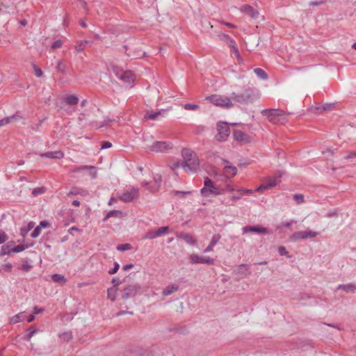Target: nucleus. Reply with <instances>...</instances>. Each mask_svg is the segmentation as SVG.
<instances>
[{
  "mask_svg": "<svg viewBox=\"0 0 356 356\" xmlns=\"http://www.w3.org/2000/svg\"><path fill=\"white\" fill-rule=\"evenodd\" d=\"M181 154L184 161L181 163V165L185 171H194L198 168L199 160L193 151L189 149H184Z\"/></svg>",
  "mask_w": 356,
  "mask_h": 356,
  "instance_id": "obj_1",
  "label": "nucleus"
},
{
  "mask_svg": "<svg viewBox=\"0 0 356 356\" xmlns=\"http://www.w3.org/2000/svg\"><path fill=\"white\" fill-rule=\"evenodd\" d=\"M256 97L254 90L247 88L240 93L232 92V100L240 104H248L252 103Z\"/></svg>",
  "mask_w": 356,
  "mask_h": 356,
  "instance_id": "obj_2",
  "label": "nucleus"
},
{
  "mask_svg": "<svg viewBox=\"0 0 356 356\" xmlns=\"http://www.w3.org/2000/svg\"><path fill=\"white\" fill-rule=\"evenodd\" d=\"M200 193L202 196L208 197L209 195H223L225 193V190L217 186L209 177H205L204 187L201 189Z\"/></svg>",
  "mask_w": 356,
  "mask_h": 356,
  "instance_id": "obj_3",
  "label": "nucleus"
},
{
  "mask_svg": "<svg viewBox=\"0 0 356 356\" xmlns=\"http://www.w3.org/2000/svg\"><path fill=\"white\" fill-rule=\"evenodd\" d=\"M261 114L268 117L269 121L274 124H284L287 120L284 112L280 109H264Z\"/></svg>",
  "mask_w": 356,
  "mask_h": 356,
  "instance_id": "obj_4",
  "label": "nucleus"
},
{
  "mask_svg": "<svg viewBox=\"0 0 356 356\" xmlns=\"http://www.w3.org/2000/svg\"><path fill=\"white\" fill-rule=\"evenodd\" d=\"M206 100L210 102L215 106L224 108H230L234 106L232 98L220 95H212L206 97Z\"/></svg>",
  "mask_w": 356,
  "mask_h": 356,
  "instance_id": "obj_5",
  "label": "nucleus"
},
{
  "mask_svg": "<svg viewBox=\"0 0 356 356\" xmlns=\"http://www.w3.org/2000/svg\"><path fill=\"white\" fill-rule=\"evenodd\" d=\"M139 197V190L136 187L131 186L118 196V198L123 202H131Z\"/></svg>",
  "mask_w": 356,
  "mask_h": 356,
  "instance_id": "obj_6",
  "label": "nucleus"
},
{
  "mask_svg": "<svg viewBox=\"0 0 356 356\" xmlns=\"http://www.w3.org/2000/svg\"><path fill=\"white\" fill-rule=\"evenodd\" d=\"M216 129L218 134L215 136L216 139L220 142L225 141L230 134L228 124L225 122H219L217 123Z\"/></svg>",
  "mask_w": 356,
  "mask_h": 356,
  "instance_id": "obj_7",
  "label": "nucleus"
},
{
  "mask_svg": "<svg viewBox=\"0 0 356 356\" xmlns=\"http://www.w3.org/2000/svg\"><path fill=\"white\" fill-rule=\"evenodd\" d=\"M318 235V232L314 231H299L294 232L289 236L291 242H296L298 240H305L314 238Z\"/></svg>",
  "mask_w": 356,
  "mask_h": 356,
  "instance_id": "obj_8",
  "label": "nucleus"
},
{
  "mask_svg": "<svg viewBox=\"0 0 356 356\" xmlns=\"http://www.w3.org/2000/svg\"><path fill=\"white\" fill-rule=\"evenodd\" d=\"M114 72L115 76L120 80L127 83H133L135 80V75L131 71H123L118 69H115Z\"/></svg>",
  "mask_w": 356,
  "mask_h": 356,
  "instance_id": "obj_9",
  "label": "nucleus"
},
{
  "mask_svg": "<svg viewBox=\"0 0 356 356\" xmlns=\"http://www.w3.org/2000/svg\"><path fill=\"white\" fill-rule=\"evenodd\" d=\"M140 287L138 284L129 285L124 289L122 298L124 300H127L129 298L134 297L140 292Z\"/></svg>",
  "mask_w": 356,
  "mask_h": 356,
  "instance_id": "obj_10",
  "label": "nucleus"
},
{
  "mask_svg": "<svg viewBox=\"0 0 356 356\" xmlns=\"http://www.w3.org/2000/svg\"><path fill=\"white\" fill-rule=\"evenodd\" d=\"M172 148V145L170 143L165 141H156L149 147V149L156 153L165 152L168 149Z\"/></svg>",
  "mask_w": 356,
  "mask_h": 356,
  "instance_id": "obj_11",
  "label": "nucleus"
},
{
  "mask_svg": "<svg viewBox=\"0 0 356 356\" xmlns=\"http://www.w3.org/2000/svg\"><path fill=\"white\" fill-rule=\"evenodd\" d=\"M279 184V179L277 177L269 178L265 183L258 186L255 191L261 192L264 190H268L277 186Z\"/></svg>",
  "mask_w": 356,
  "mask_h": 356,
  "instance_id": "obj_12",
  "label": "nucleus"
},
{
  "mask_svg": "<svg viewBox=\"0 0 356 356\" xmlns=\"http://www.w3.org/2000/svg\"><path fill=\"white\" fill-rule=\"evenodd\" d=\"M190 259L193 264H208L213 265L214 263L213 259L210 257L199 256L197 254L191 255Z\"/></svg>",
  "mask_w": 356,
  "mask_h": 356,
  "instance_id": "obj_13",
  "label": "nucleus"
},
{
  "mask_svg": "<svg viewBox=\"0 0 356 356\" xmlns=\"http://www.w3.org/2000/svg\"><path fill=\"white\" fill-rule=\"evenodd\" d=\"M253 232L257 234H266L268 230L266 228L260 226H245L243 227V233Z\"/></svg>",
  "mask_w": 356,
  "mask_h": 356,
  "instance_id": "obj_14",
  "label": "nucleus"
},
{
  "mask_svg": "<svg viewBox=\"0 0 356 356\" xmlns=\"http://www.w3.org/2000/svg\"><path fill=\"white\" fill-rule=\"evenodd\" d=\"M234 139L240 142H250V137L244 132L240 130H235L233 132Z\"/></svg>",
  "mask_w": 356,
  "mask_h": 356,
  "instance_id": "obj_15",
  "label": "nucleus"
},
{
  "mask_svg": "<svg viewBox=\"0 0 356 356\" xmlns=\"http://www.w3.org/2000/svg\"><path fill=\"white\" fill-rule=\"evenodd\" d=\"M141 186L143 187L146 188L147 191H149L150 193H155L159 191L160 186L157 184H155L154 182H148V181H143L141 183Z\"/></svg>",
  "mask_w": 356,
  "mask_h": 356,
  "instance_id": "obj_16",
  "label": "nucleus"
},
{
  "mask_svg": "<svg viewBox=\"0 0 356 356\" xmlns=\"http://www.w3.org/2000/svg\"><path fill=\"white\" fill-rule=\"evenodd\" d=\"M221 236L220 234H214L212 236L211 241L209 245L207 247V248L203 251L204 253L209 252L212 251L213 248L220 241Z\"/></svg>",
  "mask_w": 356,
  "mask_h": 356,
  "instance_id": "obj_17",
  "label": "nucleus"
},
{
  "mask_svg": "<svg viewBox=\"0 0 356 356\" xmlns=\"http://www.w3.org/2000/svg\"><path fill=\"white\" fill-rule=\"evenodd\" d=\"M223 173L227 177H234L237 173V168L233 165H225L223 169Z\"/></svg>",
  "mask_w": 356,
  "mask_h": 356,
  "instance_id": "obj_18",
  "label": "nucleus"
},
{
  "mask_svg": "<svg viewBox=\"0 0 356 356\" xmlns=\"http://www.w3.org/2000/svg\"><path fill=\"white\" fill-rule=\"evenodd\" d=\"M64 154L60 151L56 152H47L43 154H41V156L49 158V159H62Z\"/></svg>",
  "mask_w": 356,
  "mask_h": 356,
  "instance_id": "obj_19",
  "label": "nucleus"
},
{
  "mask_svg": "<svg viewBox=\"0 0 356 356\" xmlns=\"http://www.w3.org/2000/svg\"><path fill=\"white\" fill-rule=\"evenodd\" d=\"M241 10L248 14L252 18L254 19L257 18L259 16V12L257 10H255L250 6L246 5L243 6Z\"/></svg>",
  "mask_w": 356,
  "mask_h": 356,
  "instance_id": "obj_20",
  "label": "nucleus"
},
{
  "mask_svg": "<svg viewBox=\"0 0 356 356\" xmlns=\"http://www.w3.org/2000/svg\"><path fill=\"white\" fill-rule=\"evenodd\" d=\"M178 289H179V286L177 284H172L168 285L163 289V290L162 291V295L163 296H167L171 295L174 292L178 291Z\"/></svg>",
  "mask_w": 356,
  "mask_h": 356,
  "instance_id": "obj_21",
  "label": "nucleus"
},
{
  "mask_svg": "<svg viewBox=\"0 0 356 356\" xmlns=\"http://www.w3.org/2000/svg\"><path fill=\"white\" fill-rule=\"evenodd\" d=\"M337 289H342L346 293H354L356 291V284L354 283H349L347 284H339Z\"/></svg>",
  "mask_w": 356,
  "mask_h": 356,
  "instance_id": "obj_22",
  "label": "nucleus"
},
{
  "mask_svg": "<svg viewBox=\"0 0 356 356\" xmlns=\"http://www.w3.org/2000/svg\"><path fill=\"white\" fill-rule=\"evenodd\" d=\"M19 118L20 117L17 115H13L9 117L4 118L3 119L0 120V127L5 126L13 122H16Z\"/></svg>",
  "mask_w": 356,
  "mask_h": 356,
  "instance_id": "obj_23",
  "label": "nucleus"
},
{
  "mask_svg": "<svg viewBox=\"0 0 356 356\" xmlns=\"http://www.w3.org/2000/svg\"><path fill=\"white\" fill-rule=\"evenodd\" d=\"M236 272L237 274L243 275L245 276L249 275L251 273L248 265L245 264H241L238 266Z\"/></svg>",
  "mask_w": 356,
  "mask_h": 356,
  "instance_id": "obj_24",
  "label": "nucleus"
},
{
  "mask_svg": "<svg viewBox=\"0 0 356 356\" xmlns=\"http://www.w3.org/2000/svg\"><path fill=\"white\" fill-rule=\"evenodd\" d=\"M64 101L67 104L70 106H73L76 105L78 104L79 98L76 95H70L64 97Z\"/></svg>",
  "mask_w": 356,
  "mask_h": 356,
  "instance_id": "obj_25",
  "label": "nucleus"
},
{
  "mask_svg": "<svg viewBox=\"0 0 356 356\" xmlns=\"http://www.w3.org/2000/svg\"><path fill=\"white\" fill-rule=\"evenodd\" d=\"M220 40L225 42L229 47L236 44V42L227 34H221L219 35Z\"/></svg>",
  "mask_w": 356,
  "mask_h": 356,
  "instance_id": "obj_26",
  "label": "nucleus"
},
{
  "mask_svg": "<svg viewBox=\"0 0 356 356\" xmlns=\"http://www.w3.org/2000/svg\"><path fill=\"white\" fill-rule=\"evenodd\" d=\"M90 42L88 40H79L76 42V44L74 46V49L76 54L79 52H82L85 46L89 44Z\"/></svg>",
  "mask_w": 356,
  "mask_h": 356,
  "instance_id": "obj_27",
  "label": "nucleus"
},
{
  "mask_svg": "<svg viewBox=\"0 0 356 356\" xmlns=\"http://www.w3.org/2000/svg\"><path fill=\"white\" fill-rule=\"evenodd\" d=\"M81 195L83 196L88 195V192L86 190H84L83 188H73L69 193L68 195Z\"/></svg>",
  "mask_w": 356,
  "mask_h": 356,
  "instance_id": "obj_28",
  "label": "nucleus"
},
{
  "mask_svg": "<svg viewBox=\"0 0 356 356\" xmlns=\"http://www.w3.org/2000/svg\"><path fill=\"white\" fill-rule=\"evenodd\" d=\"M179 237L181 238L189 244H194L195 243V239L189 234L182 232L179 234Z\"/></svg>",
  "mask_w": 356,
  "mask_h": 356,
  "instance_id": "obj_29",
  "label": "nucleus"
},
{
  "mask_svg": "<svg viewBox=\"0 0 356 356\" xmlns=\"http://www.w3.org/2000/svg\"><path fill=\"white\" fill-rule=\"evenodd\" d=\"M118 290V287L115 286L108 288L107 290L108 298H109L112 301L115 300L117 296Z\"/></svg>",
  "mask_w": 356,
  "mask_h": 356,
  "instance_id": "obj_30",
  "label": "nucleus"
},
{
  "mask_svg": "<svg viewBox=\"0 0 356 356\" xmlns=\"http://www.w3.org/2000/svg\"><path fill=\"white\" fill-rule=\"evenodd\" d=\"M52 280L60 284H63L66 282L67 279L60 274H54L51 275Z\"/></svg>",
  "mask_w": 356,
  "mask_h": 356,
  "instance_id": "obj_31",
  "label": "nucleus"
},
{
  "mask_svg": "<svg viewBox=\"0 0 356 356\" xmlns=\"http://www.w3.org/2000/svg\"><path fill=\"white\" fill-rule=\"evenodd\" d=\"M24 316H25V312H21L18 314H16L15 316H13L11 318H10V323L11 324H15V323H17L19 322H21L24 320Z\"/></svg>",
  "mask_w": 356,
  "mask_h": 356,
  "instance_id": "obj_32",
  "label": "nucleus"
},
{
  "mask_svg": "<svg viewBox=\"0 0 356 356\" xmlns=\"http://www.w3.org/2000/svg\"><path fill=\"white\" fill-rule=\"evenodd\" d=\"M254 72L256 75L261 79L266 80L268 79V75L264 70L261 68H256L254 69Z\"/></svg>",
  "mask_w": 356,
  "mask_h": 356,
  "instance_id": "obj_33",
  "label": "nucleus"
},
{
  "mask_svg": "<svg viewBox=\"0 0 356 356\" xmlns=\"http://www.w3.org/2000/svg\"><path fill=\"white\" fill-rule=\"evenodd\" d=\"M161 111H147L145 115V118L154 120H156L158 118V116L161 115Z\"/></svg>",
  "mask_w": 356,
  "mask_h": 356,
  "instance_id": "obj_34",
  "label": "nucleus"
},
{
  "mask_svg": "<svg viewBox=\"0 0 356 356\" xmlns=\"http://www.w3.org/2000/svg\"><path fill=\"white\" fill-rule=\"evenodd\" d=\"M38 332V330H34L33 327H30L26 330V335L25 337L26 340L29 341L31 338L34 335V334Z\"/></svg>",
  "mask_w": 356,
  "mask_h": 356,
  "instance_id": "obj_35",
  "label": "nucleus"
},
{
  "mask_svg": "<svg viewBox=\"0 0 356 356\" xmlns=\"http://www.w3.org/2000/svg\"><path fill=\"white\" fill-rule=\"evenodd\" d=\"M334 104H325L321 107H316V109L317 111H330L332 110L334 107Z\"/></svg>",
  "mask_w": 356,
  "mask_h": 356,
  "instance_id": "obj_36",
  "label": "nucleus"
},
{
  "mask_svg": "<svg viewBox=\"0 0 356 356\" xmlns=\"http://www.w3.org/2000/svg\"><path fill=\"white\" fill-rule=\"evenodd\" d=\"M120 213V211H118V210H113V211H110L107 214L106 216H105L104 219V221H106L107 220L108 218H111V217H117L118 216V214Z\"/></svg>",
  "mask_w": 356,
  "mask_h": 356,
  "instance_id": "obj_37",
  "label": "nucleus"
},
{
  "mask_svg": "<svg viewBox=\"0 0 356 356\" xmlns=\"http://www.w3.org/2000/svg\"><path fill=\"white\" fill-rule=\"evenodd\" d=\"M10 252H12V248L10 247L8 245H3L1 247V255L8 254Z\"/></svg>",
  "mask_w": 356,
  "mask_h": 356,
  "instance_id": "obj_38",
  "label": "nucleus"
},
{
  "mask_svg": "<svg viewBox=\"0 0 356 356\" xmlns=\"http://www.w3.org/2000/svg\"><path fill=\"white\" fill-rule=\"evenodd\" d=\"M184 108L187 111H195L199 108V106L194 104H186L184 105Z\"/></svg>",
  "mask_w": 356,
  "mask_h": 356,
  "instance_id": "obj_39",
  "label": "nucleus"
},
{
  "mask_svg": "<svg viewBox=\"0 0 356 356\" xmlns=\"http://www.w3.org/2000/svg\"><path fill=\"white\" fill-rule=\"evenodd\" d=\"M57 70L62 74H65L66 71V66L62 60H59L57 65Z\"/></svg>",
  "mask_w": 356,
  "mask_h": 356,
  "instance_id": "obj_40",
  "label": "nucleus"
},
{
  "mask_svg": "<svg viewBox=\"0 0 356 356\" xmlns=\"http://www.w3.org/2000/svg\"><path fill=\"white\" fill-rule=\"evenodd\" d=\"M230 48H231L233 54H234V56L238 59V60H240L241 59V55L239 54V51H238V49L236 44H234L233 46L230 47Z\"/></svg>",
  "mask_w": 356,
  "mask_h": 356,
  "instance_id": "obj_41",
  "label": "nucleus"
},
{
  "mask_svg": "<svg viewBox=\"0 0 356 356\" xmlns=\"http://www.w3.org/2000/svg\"><path fill=\"white\" fill-rule=\"evenodd\" d=\"M44 191H45L44 187L35 188L33 190L32 194L33 196H37L38 195L44 193Z\"/></svg>",
  "mask_w": 356,
  "mask_h": 356,
  "instance_id": "obj_42",
  "label": "nucleus"
},
{
  "mask_svg": "<svg viewBox=\"0 0 356 356\" xmlns=\"http://www.w3.org/2000/svg\"><path fill=\"white\" fill-rule=\"evenodd\" d=\"M131 248V245L129 243H124L122 245H119L117 247V250L119 251H125L130 250Z\"/></svg>",
  "mask_w": 356,
  "mask_h": 356,
  "instance_id": "obj_43",
  "label": "nucleus"
},
{
  "mask_svg": "<svg viewBox=\"0 0 356 356\" xmlns=\"http://www.w3.org/2000/svg\"><path fill=\"white\" fill-rule=\"evenodd\" d=\"M278 252L280 253V255L286 256V257H289V258L291 257V256L289 254V252L286 250V249L284 246H280L278 248Z\"/></svg>",
  "mask_w": 356,
  "mask_h": 356,
  "instance_id": "obj_44",
  "label": "nucleus"
},
{
  "mask_svg": "<svg viewBox=\"0 0 356 356\" xmlns=\"http://www.w3.org/2000/svg\"><path fill=\"white\" fill-rule=\"evenodd\" d=\"M156 237H158V236L156 234V231L155 232H154V231L148 232L144 236V238H147V239H152V238H155Z\"/></svg>",
  "mask_w": 356,
  "mask_h": 356,
  "instance_id": "obj_45",
  "label": "nucleus"
},
{
  "mask_svg": "<svg viewBox=\"0 0 356 356\" xmlns=\"http://www.w3.org/2000/svg\"><path fill=\"white\" fill-rule=\"evenodd\" d=\"M293 200L297 204H300L304 202V196L302 194H295L293 195Z\"/></svg>",
  "mask_w": 356,
  "mask_h": 356,
  "instance_id": "obj_46",
  "label": "nucleus"
},
{
  "mask_svg": "<svg viewBox=\"0 0 356 356\" xmlns=\"http://www.w3.org/2000/svg\"><path fill=\"white\" fill-rule=\"evenodd\" d=\"M162 177L159 174H156L153 177V182L161 187Z\"/></svg>",
  "mask_w": 356,
  "mask_h": 356,
  "instance_id": "obj_47",
  "label": "nucleus"
},
{
  "mask_svg": "<svg viewBox=\"0 0 356 356\" xmlns=\"http://www.w3.org/2000/svg\"><path fill=\"white\" fill-rule=\"evenodd\" d=\"M169 227L168 226L166 227H161L160 228H159L156 232V234L158 236H160L166 233V232L168 230Z\"/></svg>",
  "mask_w": 356,
  "mask_h": 356,
  "instance_id": "obj_48",
  "label": "nucleus"
},
{
  "mask_svg": "<svg viewBox=\"0 0 356 356\" xmlns=\"http://www.w3.org/2000/svg\"><path fill=\"white\" fill-rule=\"evenodd\" d=\"M25 249L24 245H17L13 248H12V252L17 253L23 251Z\"/></svg>",
  "mask_w": 356,
  "mask_h": 356,
  "instance_id": "obj_49",
  "label": "nucleus"
},
{
  "mask_svg": "<svg viewBox=\"0 0 356 356\" xmlns=\"http://www.w3.org/2000/svg\"><path fill=\"white\" fill-rule=\"evenodd\" d=\"M62 45H63V41L60 40H57L54 42L52 43L51 49H56L61 47Z\"/></svg>",
  "mask_w": 356,
  "mask_h": 356,
  "instance_id": "obj_50",
  "label": "nucleus"
},
{
  "mask_svg": "<svg viewBox=\"0 0 356 356\" xmlns=\"http://www.w3.org/2000/svg\"><path fill=\"white\" fill-rule=\"evenodd\" d=\"M120 268V265L118 262L114 263V267H113L112 269L108 270V274L113 275L118 272V269Z\"/></svg>",
  "mask_w": 356,
  "mask_h": 356,
  "instance_id": "obj_51",
  "label": "nucleus"
},
{
  "mask_svg": "<svg viewBox=\"0 0 356 356\" xmlns=\"http://www.w3.org/2000/svg\"><path fill=\"white\" fill-rule=\"evenodd\" d=\"M34 74L37 77H41L43 74L42 71L40 68L38 67L36 65H33Z\"/></svg>",
  "mask_w": 356,
  "mask_h": 356,
  "instance_id": "obj_52",
  "label": "nucleus"
},
{
  "mask_svg": "<svg viewBox=\"0 0 356 356\" xmlns=\"http://www.w3.org/2000/svg\"><path fill=\"white\" fill-rule=\"evenodd\" d=\"M41 229L37 226L31 233L32 238H36L40 234Z\"/></svg>",
  "mask_w": 356,
  "mask_h": 356,
  "instance_id": "obj_53",
  "label": "nucleus"
},
{
  "mask_svg": "<svg viewBox=\"0 0 356 356\" xmlns=\"http://www.w3.org/2000/svg\"><path fill=\"white\" fill-rule=\"evenodd\" d=\"M50 223L47 220H42L40 222V224L38 225L41 229L42 228H47L50 227Z\"/></svg>",
  "mask_w": 356,
  "mask_h": 356,
  "instance_id": "obj_54",
  "label": "nucleus"
},
{
  "mask_svg": "<svg viewBox=\"0 0 356 356\" xmlns=\"http://www.w3.org/2000/svg\"><path fill=\"white\" fill-rule=\"evenodd\" d=\"M60 337L65 341H69L70 339H72V335L70 332H66L60 335Z\"/></svg>",
  "mask_w": 356,
  "mask_h": 356,
  "instance_id": "obj_55",
  "label": "nucleus"
},
{
  "mask_svg": "<svg viewBox=\"0 0 356 356\" xmlns=\"http://www.w3.org/2000/svg\"><path fill=\"white\" fill-rule=\"evenodd\" d=\"M293 223V221L282 222L281 225H280L277 227V229H282V227H290Z\"/></svg>",
  "mask_w": 356,
  "mask_h": 356,
  "instance_id": "obj_56",
  "label": "nucleus"
},
{
  "mask_svg": "<svg viewBox=\"0 0 356 356\" xmlns=\"http://www.w3.org/2000/svg\"><path fill=\"white\" fill-rule=\"evenodd\" d=\"M112 144L109 141H103L102 143L101 149H107L111 147Z\"/></svg>",
  "mask_w": 356,
  "mask_h": 356,
  "instance_id": "obj_57",
  "label": "nucleus"
},
{
  "mask_svg": "<svg viewBox=\"0 0 356 356\" xmlns=\"http://www.w3.org/2000/svg\"><path fill=\"white\" fill-rule=\"evenodd\" d=\"M7 239L6 234L3 232L0 231V244L3 243Z\"/></svg>",
  "mask_w": 356,
  "mask_h": 356,
  "instance_id": "obj_58",
  "label": "nucleus"
},
{
  "mask_svg": "<svg viewBox=\"0 0 356 356\" xmlns=\"http://www.w3.org/2000/svg\"><path fill=\"white\" fill-rule=\"evenodd\" d=\"M174 193L177 196V195L184 196L186 194H191V192L190 191H174Z\"/></svg>",
  "mask_w": 356,
  "mask_h": 356,
  "instance_id": "obj_59",
  "label": "nucleus"
},
{
  "mask_svg": "<svg viewBox=\"0 0 356 356\" xmlns=\"http://www.w3.org/2000/svg\"><path fill=\"white\" fill-rule=\"evenodd\" d=\"M31 266L29 264H23L20 267V268L25 272H28L31 269Z\"/></svg>",
  "mask_w": 356,
  "mask_h": 356,
  "instance_id": "obj_60",
  "label": "nucleus"
},
{
  "mask_svg": "<svg viewBox=\"0 0 356 356\" xmlns=\"http://www.w3.org/2000/svg\"><path fill=\"white\" fill-rule=\"evenodd\" d=\"M112 283L114 284L113 286L118 287L120 285V282L119 281V279L118 277H113L112 279Z\"/></svg>",
  "mask_w": 356,
  "mask_h": 356,
  "instance_id": "obj_61",
  "label": "nucleus"
},
{
  "mask_svg": "<svg viewBox=\"0 0 356 356\" xmlns=\"http://www.w3.org/2000/svg\"><path fill=\"white\" fill-rule=\"evenodd\" d=\"M81 168H82L83 170H95V167L93 165H82Z\"/></svg>",
  "mask_w": 356,
  "mask_h": 356,
  "instance_id": "obj_62",
  "label": "nucleus"
},
{
  "mask_svg": "<svg viewBox=\"0 0 356 356\" xmlns=\"http://www.w3.org/2000/svg\"><path fill=\"white\" fill-rule=\"evenodd\" d=\"M43 310H44L43 308H40L38 307H35L34 309H33L34 314H38L42 312Z\"/></svg>",
  "mask_w": 356,
  "mask_h": 356,
  "instance_id": "obj_63",
  "label": "nucleus"
},
{
  "mask_svg": "<svg viewBox=\"0 0 356 356\" xmlns=\"http://www.w3.org/2000/svg\"><path fill=\"white\" fill-rule=\"evenodd\" d=\"M325 216L327 217V218L336 217L337 216V213L335 211H330V212H327L325 214Z\"/></svg>",
  "mask_w": 356,
  "mask_h": 356,
  "instance_id": "obj_64",
  "label": "nucleus"
}]
</instances>
